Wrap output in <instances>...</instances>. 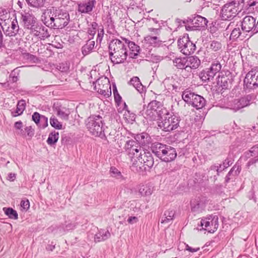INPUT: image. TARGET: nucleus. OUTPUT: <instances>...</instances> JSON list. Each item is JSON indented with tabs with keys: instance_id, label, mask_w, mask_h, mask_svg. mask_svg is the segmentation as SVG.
Here are the masks:
<instances>
[{
	"instance_id": "1",
	"label": "nucleus",
	"mask_w": 258,
	"mask_h": 258,
	"mask_svg": "<svg viewBox=\"0 0 258 258\" xmlns=\"http://www.w3.org/2000/svg\"><path fill=\"white\" fill-rule=\"evenodd\" d=\"M41 19L47 26H50L54 29H62L69 24L70 15L66 10L53 7L45 11L41 16Z\"/></svg>"
},
{
	"instance_id": "2",
	"label": "nucleus",
	"mask_w": 258,
	"mask_h": 258,
	"mask_svg": "<svg viewBox=\"0 0 258 258\" xmlns=\"http://www.w3.org/2000/svg\"><path fill=\"white\" fill-rule=\"evenodd\" d=\"M0 25L6 36H15L19 32V26L16 18H10L6 11L0 13Z\"/></svg>"
},
{
	"instance_id": "3",
	"label": "nucleus",
	"mask_w": 258,
	"mask_h": 258,
	"mask_svg": "<svg viewBox=\"0 0 258 258\" xmlns=\"http://www.w3.org/2000/svg\"><path fill=\"white\" fill-rule=\"evenodd\" d=\"M243 6V0H230L222 8L220 16L222 20H231L240 12Z\"/></svg>"
},
{
	"instance_id": "4",
	"label": "nucleus",
	"mask_w": 258,
	"mask_h": 258,
	"mask_svg": "<svg viewBox=\"0 0 258 258\" xmlns=\"http://www.w3.org/2000/svg\"><path fill=\"white\" fill-rule=\"evenodd\" d=\"M160 117L161 120L158 121V126L165 132L174 130L179 126L180 118L177 114L166 111Z\"/></svg>"
},
{
	"instance_id": "5",
	"label": "nucleus",
	"mask_w": 258,
	"mask_h": 258,
	"mask_svg": "<svg viewBox=\"0 0 258 258\" xmlns=\"http://www.w3.org/2000/svg\"><path fill=\"white\" fill-rule=\"evenodd\" d=\"M86 125L90 133L96 137L103 138L105 135L103 131V119L101 116L92 115L86 120Z\"/></svg>"
},
{
	"instance_id": "6",
	"label": "nucleus",
	"mask_w": 258,
	"mask_h": 258,
	"mask_svg": "<svg viewBox=\"0 0 258 258\" xmlns=\"http://www.w3.org/2000/svg\"><path fill=\"white\" fill-rule=\"evenodd\" d=\"M182 98L187 103L191 105L197 109L204 107L206 100L202 96L196 94L189 90H186L182 93Z\"/></svg>"
},
{
	"instance_id": "7",
	"label": "nucleus",
	"mask_w": 258,
	"mask_h": 258,
	"mask_svg": "<svg viewBox=\"0 0 258 258\" xmlns=\"http://www.w3.org/2000/svg\"><path fill=\"white\" fill-rule=\"evenodd\" d=\"M124 149L133 164H135L137 158L140 157L141 153L144 151L139 146L138 143L133 140H130L126 142Z\"/></svg>"
},
{
	"instance_id": "8",
	"label": "nucleus",
	"mask_w": 258,
	"mask_h": 258,
	"mask_svg": "<svg viewBox=\"0 0 258 258\" xmlns=\"http://www.w3.org/2000/svg\"><path fill=\"white\" fill-rule=\"evenodd\" d=\"M221 69V64L218 60L214 61L211 67L203 70L199 74V77L204 82L213 80L214 76Z\"/></svg>"
},
{
	"instance_id": "9",
	"label": "nucleus",
	"mask_w": 258,
	"mask_h": 258,
	"mask_svg": "<svg viewBox=\"0 0 258 258\" xmlns=\"http://www.w3.org/2000/svg\"><path fill=\"white\" fill-rule=\"evenodd\" d=\"M178 46L180 51L185 55L193 53L196 50L195 44L191 42L188 36H184L177 41Z\"/></svg>"
},
{
	"instance_id": "10",
	"label": "nucleus",
	"mask_w": 258,
	"mask_h": 258,
	"mask_svg": "<svg viewBox=\"0 0 258 258\" xmlns=\"http://www.w3.org/2000/svg\"><path fill=\"white\" fill-rule=\"evenodd\" d=\"M201 226L208 232L214 233L217 230L219 226L218 216L211 215L202 219L201 221Z\"/></svg>"
},
{
	"instance_id": "11",
	"label": "nucleus",
	"mask_w": 258,
	"mask_h": 258,
	"mask_svg": "<svg viewBox=\"0 0 258 258\" xmlns=\"http://www.w3.org/2000/svg\"><path fill=\"white\" fill-rule=\"evenodd\" d=\"M94 89L104 96L108 97L111 94L109 81L106 78L98 79L95 83Z\"/></svg>"
},
{
	"instance_id": "12",
	"label": "nucleus",
	"mask_w": 258,
	"mask_h": 258,
	"mask_svg": "<svg viewBox=\"0 0 258 258\" xmlns=\"http://www.w3.org/2000/svg\"><path fill=\"white\" fill-rule=\"evenodd\" d=\"M254 95H247L238 99L233 100L230 103V108L237 111L249 105L253 101Z\"/></svg>"
},
{
	"instance_id": "13",
	"label": "nucleus",
	"mask_w": 258,
	"mask_h": 258,
	"mask_svg": "<svg viewBox=\"0 0 258 258\" xmlns=\"http://www.w3.org/2000/svg\"><path fill=\"white\" fill-rule=\"evenodd\" d=\"M154 163V159L151 154L150 152H146L143 151L140 155V157L137 158V160L136 161L135 164H137V166L140 164H143L144 170H147L153 167Z\"/></svg>"
},
{
	"instance_id": "14",
	"label": "nucleus",
	"mask_w": 258,
	"mask_h": 258,
	"mask_svg": "<svg viewBox=\"0 0 258 258\" xmlns=\"http://www.w3.org/2000/svg\"><path fill=\"white\" fill-rule=\"evenodd\" d=\"M244 85L248 89H253L258 86V70H251L246 74Z\"/></svg>"
},
{
	"instance_id": "15",
	"label": "nucleus",
	"mask_w": 258,
	"mask_h": 258,
	"mask_svg": "<svg viewBox=\"0 0 258 258\" xmlns=\"http://www.w3.org/2000/svg\"><path fill=\"white\" fill-rule=\"evenodd\" d=\"M208 200L206 197H196L190 201L191 210L193 212L200 213L204 210Z\"/></svg>"
},
{
	"instance_id": "16",
	"label": "nucleus",
	"mask_w": 258,
	"mask_h": 258,
	"mask_svg": "<svg viewBox=\"0 0 258 258\" xmlns=\"http://www.w3.org/2000/svg\"><path fill=\"white\" fill-rule=\"evenodd\" d=\"M41 24H37L32 28L30 33L40 40H45L50 37L49 29Z\"/></svg>"
},
{
	"instance_id": "17",
	"label": "nucleus",
	"mask_w": 258,
	"mask_h": 258,
	"mask_svg": "<svg viewBox=\"0 0 258 258\" xmlns=\"http://www.w3.org/2000/svg\"><path fill=\"white\" fill-rule=\"evenodd\" d=\"M190 25L185 26L187 30H194L197 29L205 27L208 23V20L204 17L197 15L189 18Z\"/></svg>"
},
{
	"instance_id": "18",
	"label": "nucleus",
	"mask_w": 258,
	"mask_h": 258,
	"mask_svg": "<svg viewBox=\"0 0 258 258\" xmlns=\"http://www.w3.org/2000/svg\"><path fill=\"white\" fill-rule=\"evenodd\" d=\"M243 158L245 160L249 159L246 166L249 167L258 162V145L251 147L244 154Z\"/></svg>"
},
{
	"instance_id": "19",
	"label": "nucleus",
	"mask_w": 258,
	"mask_h": 258,
	"mask_svg": "<svg viewBox=\"0 0 258 258\" xmlns=\"http://www.w3.org/2000/svg\"><path fill=\"white\" fill-rule=\"evenodd\" d=\"M21 19L24 28L30 31L37 24V19L31 13L24 12L22 14Z\"/></svg>"
},
{
	"instance_id": "20",
	"label": "nucleus",
	"mask_w": 258,
	"mask_h": 258,
	"mask_svg": "<svg viewBox=\"0 0 258 258\" xmlns=\"http://www.w3.org/2000/svg\"><path fill=\"white\" fill-rule=\"evenodd\" d=\"M255 19L250 16H246L239 24L243 32L254 33Z\"/></svg>"
},
{
	"instance_id": "21",
	"label": "nucleus",
	"mask_w": 258,
	"mask_h": 258,
	"mask_svg": "<svg viewBox=\"0 0 258 258\" xmlns=\"http://www.w3.org/2000/svg\"><path fill=\"white\" fill-rule=\"evenodd\" d=\"M109 56L111 61L113 63L117 64L123 62L127 56L126 46L118 51L112 54V55H109Z\"/></svg>"
},
{
	"instance_id": "22",
	"label": "nucleus",
	"mask_w": 258,
	"mask_h": 258,
	"mask_svg": "<svg viewBox=\"0 0 258 258\" xmlns=\"http://www.w3.org/2000/svg\"><path fill=\"white\" fill-rule=\"evenodd\" d=\"M160 156V159L164 162H168L174 160L177 156L175 149L170 146H167L163 151V154Z\"/></svg>"
},
{
	"instance_id": "23",
	"label": "nucleus",
	"mask_w": 258,
	"mask_h": 258,
	"mask_svg": "<svg viewBox=\"0 0 258 258\" xmlns=\"http://www.w3.org/2000/svg\"><path fill=\"white\" fill-rule=\"evenodd\" d=\"M96 4L95 0H89L78 5V11L81 13H89L93 10Z\"/></svg>"
},
{
	"instance_id": "24",
	"label": "nucleus",
	"mask_w": 258,
	"mask_h": 258,
	"mask_svg": "<svg viewBox=\"0 0 258 258\" xmlns=\"http://www.w3.org/2000/svg\"><path fill=\"white\" fill-rule=\"evenodd\" d=\"M124 46H125L124 43L120 40L118 39L112 40L109 45V55H112V54L124 48Z\"/></svg>"
},
{
	"instance_id": "25",
	"label": "nucleus",
	"mask_w": 258,
	"mask_h": 258,
	"mask_svg": "<svg viewBox=\"0 0 258 258\" xmlns=\"http://www.w3.org/2000/svg\"><path fill=\"white\" fill-rule=\"evenodd\" d=\"M125 43L127 44L130 49L129 56L131 58H135L138 55L140 52L139 46L136 45L135 42L131 41L129 40L124 38Z\"/></svg>"
},
{
	"instance_id": "26",
	"label": "nucleus",
	"mask_w": 258,
	"mask_h": 258,
	"mask_svg": "<svg viewBox=\"0 0 258 258\" xmlns=\"http://www.w3.org/2000/svg\"><path fill=\"white\" fill-rule=\"evenodd\" d=\"M167 146L158 142L155 143L152 145L151 150L157 157L160 159V156L163 154V151L166 149Z\"/></svg>"
},
{
	"instance_id": "27",
	"label": "nucleus",
	"mask_w": 258,
	"mask_h": 258,
	"mask_svg": "<svg viewBox=\"0 0 258 258\" xmlns=\"http://www.w3.org/2000/svg\"><path fill=\"white\" fill-rule=\"evenodd\" d=\"M161 42L162 41L160 40L159 37L157 36L148 35L144 38L145 44L153 47L159 46Z\"/></svg>"
},
{
	"instance_id": "28",
	"label": "nucleus",
	"mask_w": 258,
	"mask_h": 258,
	"mask_svg": "<svg viewBox=\"0 0 258 258\" xmlns=\"http://www.w3.org/2000/svg\"><path fill=\"white\" fill-rule=\"evenodd\" d=\"M241 171V167L238 165H235L230 169L225 177V182L228 183L231 180H233L237 176Z\"/></svg>"
},
{
	"instance_id": "29",
	"label": "nucleus",
	"mask_w": 258,
	"mask_h": 258,
	"mask_svg": "<svg viewBox=\"0 0 258 258\" xmlns=\"http://www.w3.org/2000/svg\"><path fill=\"white\" fill-rule=\"evenodd\" d=\"M188 67L187 71L189 72L191 69H196L200 66L201 60L196 56H191L187 57Z\"/></svg>"
},
{
	"instance_id": "30",
	"label": "nucleus",
	"mask_w": 258,
	"mask_h": 258,
	"mask_svg": "<svg viewBox=\"0 0 258 258\" xmlns=\"http://www.w3.org/2000/svg\"><path fill=\"white\" fill-rule=\"evenodd\" d=\"M54 109L56 112V114L61 119L64 120H68L69 116L70 114V111L69 109L62 107L61 106H54Z\"/></svg>"
},
{
	"instance_id": "31",
	"label": "nucleus",
	"mask_w": 258,
	"mask_h": 258,
	"mask_svg": "<svg viewBox=\"0 0 258 258\" xmlns=\"http://www.w3.org/2000/svg\"><path fill=\"white\" fill-rule=\"evenodd\" d=\"M147 107H148V108L154 112H158V114H159L160 113H161V115L165 112H166L165 109H162L161 108V103L159 101H157V100H153L150 102Z\"/></svg>"
},
{
	"instance_id": "32",
	"label": "nucleus",
	"mask_w": 258,
	"mask_h": 258,
	"mask_svg": "<svg viewBox=\"0 0 258 258\" xmlns=\"http://www.w3.org/2000/svg\"><path fill=\"white\" fill-rule=\"evenodd\" d=\"M110 237V232L107 230H100L94 236V241L96 242H99L104 241Z\"/></svg>"
},
{
	"instance_id": "33",
	"label": "nucleus",
	"mask_w": 258,
	"mask_h": 258,
	"mask_svg": "<svg viewBox=\"0 0 258 258\" xmlns=\"http://www.w3.org/2000/svg\"><path fill=\"white\" fill-rule=\"evenodd\" d=\"M153 187L149 184L142 185L139 188V193L141 196L147 197L152 195Z\"/></svg>"
},
{
	"instance_id": "34",
	"label": "nucleus",
	"mask_w": 258,
	"mask_h": 258,
	"mask_svg": "<svg viewBox=\"0 0 258 258\" xmlns=\"http://www.w3.org/2000/svg\"><path fill=\"white\" fill-rule=\"evenodd\" d=\"M123 108L122 111H124L123 113L124 118L128 123H133L135 120L136 115L128 110L127 106L125 102L123 103Z\"/></svg>"
},
{
	"instance_id": "35",
	"label": "nucleus",
	"mask_w": 258,
	"mask_h": 258,
	"mask_svg": "<svg viewBox=\"0 0 258 258\" xmlns=\"http://www.w3.org/2000/svg\"><path fill=\"white\" fill-rule=\"evenodd\" d=\"M187 61V57H179L173 60V63L177 69H185L187 71L188 67Z\"/></svg>"
},
{
	"instance_id": "36",
	"label": "nucleus",
	"mask_w": 258,
	"mask_h": 258,
	"mask_svg": "<svg viewBox=\"0 0 258 258\" xmlns=\"http://www.w3.org/2000/svg\"><path fill=\"white\" fill-rule=\"evenodd\" d=\"M217 83L222 89H226L228 88L230 84V80L226 76H219L217 78Z\"/></svg>"
},
{
	"instance_id": "37",
	"label": "nucleus",
	"mask_w": 258,
	"mask_h": 258,
	"mask_svg": "<svg viewBox=\"0 0 258 258\" xmlns=\"http://www.w3.org/2000/svg\"><path fill=\"white\" fill-rule=\"evenodd\" d=\"M129 84L133 85L139 93H142L144 91L145 88L138 77H134L132 78Z\"/></svg>"
},
{
	"instance_id": "38",
	"label": "nucleus",
	"mask_w": 258,
	"mask_h": 258,
	"mask_svg": "<svg viewBox=\"0 0 258 258\" xmlns=\"http://www.w3.org/2000/svg\"><path fill=\"white\" fill-rule=\"evenodd\" d=\"M175 211L173 210H168L165 212L162 216L161 223H168L173 219L175 215Z\"/></svg>"
},
{
	"instance_id": "39",
	"label": "nucleus",
	"mask_w": 258,
	"mask_h": 258,
	"mask_svg": "<svg viewBox=\"0 0 258 258\" xmlns=\"http://www.w3.org/2000/svg\"><path fill=\"white\" fill-rule=\"evenodd\" d=\"M25 101L24 100L19 101L15 111L12 112V116L16 117L22 114L25 109Z\"/></svg>"
},
{
	"instance_id": "40",
	"label": "nucleus",
	"mask_w": 258,
	"mask_h": 258,
	"mask_svg": "<svg viewBox=\"0 0 258 258\" xmlns=\"http://www.w3.org/2000/svg\"><path fill=\"white\" fill-rule=\"evenodd\" d=\"M29 6L36 9H41L44 6L46 0H26Z\"/></svg>"
},
{
	"instance_id": "41",
	"label": "nucleus",
	"mask_w": 258,
	"mask_h": 258,
	"mask_svg": "<svg viewBox=\"0 0 258 258\" xmlns=\"http://www.w3.org/2000/svg\"><path fill=\"white\" fill-rule=\"evenodd\" d=\"M95 41L88 40L86 44L82 48V52L84 55H86L90 53L94 47Z\"/></svg>"
},
{
	"instance_id": "42",
	"label": "nucleus",
	"mask_w": 258,
	"mask_h": 258,
	"mask_svg": "<svg viewBox=\"0 0 258 258\" xmlns=\"http://www.w3.org/2000/svg\"><path fill=\"white\" fill-rule=\"evenodd\" d=\"M110 173L111 176L119 180L120 181L125 180V177L122 175V173L117 168L114 167H111L110 169Z\"/></svg>"
},
{
	"instance_id": "43",
	"label": "nucleus",
	"mask_w": 258,
	"mask_h": 258,
	"mask_svg": "<svg viewBox=\"0 0 258 258\" xmlns=\"http://www.w3.org/2000/svg\"><path fill=\"white\" fill-rule=\"evenodd\" d=\"M58 138V133L56 132L55 131L52 132L48 136V138L46 141L47 143L50 146L53 145L57 142Z\"/></svg>"
},
{
	"instance_id": "44",
	"label": "nucleus",
	"mask_w": 258,
	"mask_h": 258,
	"mask_svg": "<svg viewBox=\"0 0 258 258\" xmlns=\"http://www.w3.org/2000/svg\"><path fill=\"white\" fill-rule=\"evenodd\" d=\"M157 116L161 117V113L158 114V112H154L148 108V107H147L144 112V117L150 120H155Z\"/></svg>"
},
{
	"instance_id": "45",
	"label": "nucleus",
	"mask_w": 258,
	"mask_h": 258,
	"mask_svg": "<svg viewBox=\"0 0 258 258\" xmlns=\"http://www.w3.org/2000/svg\"><path fill=\"white\" fill-rule=\"evenodd\" d=\"M148 135L146 133H142L136 136V141L138 144L142 146L145 145L148 142Z\"/></svg>"
},
{
	"instance_id": "46",
	"label": "nucleus",
	"mask_w": 258,
	"mask_h": 258,
	"mask_svg": "<svg viewBox=\"0 0 258 258\" xmlns=\"http://www.w3.org/2000/svg\"><path fill=\"white\" fill-rule=\"evenodd\" d=\"M3 211L5 214L9 217V218L17 220L18 218V215L16 211L12 208H4Z\"/></svg>"
},
{
	"instance_id": "47",
	"label": "nucleus",
	"mask_w": 258,
	"mask_h": 258,
	"mask_svg": "<svg viewBox=\"0 0 258 258\" xmlns=\"http://www.w3.org/2000/svg\"><path fill=\"white\" fill-rule=\"evenodd\" d=\"M241 26L239 24H237L235 27L232 30L230 38V39L235 40L237 39L241 34V31L240 30Z\"/></svg>"
},
{
	"instance_id": "48",
	"label": "nucleus",
	"mask_w": 258,
	"mask_h": 258,
	"mask_svg": "<svg viewBox=\"0 0 258 258\" xmlns=\"http://www.w3.org/2000/svg\"><path fill=\"white\" fill-rule=\"evenodd\" d=\"M50 123L51 125L57 130H61L62 128V124L54 116H52L50 118Z\"/></svg>"
},
{
	"instance_id": "49",
	"label": "nucleus",
	"mask_w": 258,
	"mask_h": 258,
	"mask_svg": "<svg viewBox=\"0 0 258 258\" xmlns=\"http://www.w3.org/2000/svg\"><path fill=\"white\" fill-rule=\"evenodd\" d=\"M91 27L89 28L88 30V33L89 35V39L93 38L96 32V29L98 27V24L93 22L91 24Z\"/></svg>"
},
{
	"instance_id": "50",
	"label": "nucleus",
	"mask_w": 258,
	"mask_h": 258,
	"mask_svg": "<svg viewBox=\"0 0 258 258\" xmlns=\"http://www.w3.org/2000/svg\"><path fill=\"white\" fill-rule=\"evenodd\" d=\"M57 68L59 71H60L61 72L66 73L69 71L70 66L68 62H61V63H59L57 66Z\"/></svg>"
},
{
	"instance_id": "51",
	"label": "nucleus",
	"mask_w": 258,
	"mask_h": 258,
	"mask_svg": "<svg viewBox=\"0 0 258 258\" xmlns=\"http://www.w3.org/2000/svg\"><path fill=\"white\" fill-rule=\"evenodd\" d=\"M161 27L159 25L158 28H149L148 30L149 32L151 33V35L152 36H158L161 32Z\"/></svg>"
},
{
	"instance_id": "52",
	"label": "nucleus",
	"mask_w": 258,
	"mask_h": 258,
	"mask_svg": "<svg viewBox=\"0 0 258 258\" xmlns=\"http://www.w3.org/2000/svg\"><path fill=\"white\" fill-rule=\"evenodd\" d=\"M23 123L21 121H16L14 124V127L19 131L18 134L21 135H25V132L22 130Z\"/></svg>"
},
{
	"instance_id": "53",
	"label": "nucleus",
	"mask_w": 258,
	"mask_h": 258,
	"mask_svg": "<svg viewBox=\"0 0 258 258\" xmlns=\"http://www.w3.org/2000/svg\"><path fill=\"white\" fill-rule=\"evenodd\" d=\"M210 48L214 51H217L221 49V44L217 41H213L210 44Z\"/></svg>"
},
{
	"instance_id": "54",
	"label": "nucleus",
	"mask_w": 258,
	"mask_h": 258,
	"mask_svg": "<svg viewBox=\"0 0 258 258\" xmlns=\"http://www.w3.org/2000/svg\"><path fill=\"white\" fill-rule=\"evenodd\" d=\"M38 126L42 128L47 127L48 126V118L42 115Z\"/></svg>"
},
{
	"instance_id": "55",
	"label": "nucleus",
	"mask_w": 258,
	"mask_h": 258,
	"mask_svg": "<svg viewBox=\"0 0 258 258\" xmlns=\"http://www.w3.org/2000/svg\"><path fill=\"white\" fill-rule=\"evenodd\" d=\"M41 115H42L40 114L38 112H35L32 116V120L34 121L37 125H39Z\"/></svg>"
},
{
	"instance_id": "56",
	"label": "nucleus",
	"mask_w": 258,
	"mask_h": 258,
	"mask_svg": "<svg viewBox=\"0 0 258 258\" xmlns=\"http://www.w3.org/2000/svg\"><path fill=\"white\" fill-rule=\"evenodd\" d=\"M25 131L27 134V136L29 138H32L34 135V130L31 126H28L25 128Z\"/></svg>"
},
{
	"instance_id": "57",
	"label": "nucleus",
	"mask_w": 258,
	"mask_h": 258,
	"mask_svg": "<svg viewBox=\"0 0 258 258\" xmlns=\"http://www.w3.org/2000/svg\"><path fill=\"white\" fill-rule=\"evenodd\" d=\"M21 206L25 210H28L30 207V204L28 200H22L21 202Z\"/></svg>"
},
{
	"instance_id": "58",
	"label": "nucleus",
	"mask_w": 258,
	"mask_h": 258,
	"mask_svg": "<svg viewBox=\"0 0 258 258\" xmlns=\"http://www.w3.org/2000/svg\"><path fill=\"white\" fill-rule=\"evenodd\" d=\"M139 219L137 216H130L127 220V222L130 224H133L138 222Z\"/></svg>"
},
{
	"instance_id": "59",
	"label": "nucleus",
	"mask_w": 258,
	"mask_h": 258,
	"mask_svg": "<svg viewBox=\"0 0 258 258\" xmlns=\"http://www.w3.org/2000/svg\"><path fill=\"white\" fill-rule=\"evenodd\" d=\"M104 29L103 28H100L98 30V35H97V42L99 41L101 42L102 38L104 35Z\"/></svg>"
},
{
	"instance_id": "60",
	"label": "nucleus",
	"mask_w": 258,
	"mask_h": 258,
	"mask_svg": "<svg viewBox=\"0 0 258 258\" xmlns=\"http://www.w3.org/2000/svg\"><path fill=\"white\" fill-rule=\"evenodd\" d=\"M113 94L114 96V99L116 102L120 101L121 97L120 95L117 93V91L116 87L113 88Z\"/></svg>"
},
{
	"instance_id": "61",
	"label": "nucleus",
	"mask_w": 258,
	"mask_h": 258,
	"mask_svg": "<svg viewBox=\"0 0 258 258\" xmlns=\"http://www.w3.org/2000/svg\"><path fill=\"white\" fill-rule=\"evenodd\" d=\"M130 9L135 10L137 12H139V13H141L142 9L140 8V6H135L134 3L132 2L130 4V7L129 8Z\"/></svg>"
},
{
	"instance_id": "62",
	"label": "nucleus",
	"mask_w": 258,
	"mask_h": 258,
	"mask_svg": "<svg viewBox=\"0 0 258 258\" xmlns=\"http://www.w3.org/2000/svg\"><path fill=\"white\" fill-rule=\"evenodd\" d=\"M55 247V244L51 242L50 244H48L46 247V249L47 251H52Z\"/></svg>"
},
{
	"instance_id": "63",
	"label": "nucleus",
	"mask_w": 258,
	"mask_h": 258,
	"mask_svg": "<svg viewBox=\"0 0 258 258\" xmlns=\"http://www.w3.org/2000/svg\"><path fill=\"white\" fill-rule=\"evenodd\" d=\"M185 249L187 250H188L189 251H190L191 252H197L198 250H199L200 248L197 247L196 248H193L190 247L188 244H186L185 245Z\"/></svg>"
},
{
	"instance_id": "64",
	"label": "nucleus",
	"mask_w": 258,
	"mask_h": 258,
	"mask_svg": "<svg viewBox=\"0 0 258 258\" xmlns=\"http://www.w3.org/2000/svg\"><path fill=\"white\" fill-rule=\"evenodd\" d=\"M232 163L231 162V161H230L228 159H226L223 161L222 166L227 168Z\"/></svg>"
}]
</instances>
